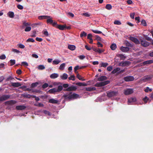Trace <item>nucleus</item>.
Masks as SVG:
<instances>
[{"label": "nucleus", "instance_id": "1", "mask_svg": "<svg viewBox=\"0 0 153 153\" xmlns=\"http://www.w3.org/2000/svg\"><path fill=\"white\" fill-rule=\"evenodd\" d=\"M62 89V86L59 85L58 86L57 89L54 88L50 89L48 91V92L50 94H54L55 93L61 91Z\"/></svg>", "mask_w": 153, "mask_h": 153}, {"label": "nucleus", "instance_id": "2", "mask_svg": "<svg viewBox=\"0 0 153 153\" xmlns=\"http://www.w3.org/2000/svg\"><path fill=\"white\" fill-rule=\"evenodd\" d=\"M109 82V81L108 80L102 82H97L95 85V86L97 87H101L108 84Z\"/></svg>", "mask_w": 153, "mask_h": 153}, {"label": "nucleus", "instance_id": "3", "mask_svg": "<svg viewBox=\"0 0 153 153\" xmlns=\"http://www.w3.org/2000/svg\"><path fill=\"white\" fill-rule=\"evenodd\" d=\"M118 93L117 92L111 91L107 93V96L109 97H112L117 95Z\"/></svg>", "mask_w": 153, "mask_h": 153}, {"label": "nucleus", "instance_id": "4", "mask_svg": "<svg viewBox=\"0 0 153 153\" xmlns=\"http://www.w3.org/2000/svg\"><path fill=\"white\" fill-rule=\"evenodd\" d=\"M77 88L76 86H71L68 87V88L66 89L65 91H75L77 89Z\"/></svg>", "mask_w": 153, "mask_h": 153}, {"label": "nucleus", "instance_id": "5", "mask_svg": "<svg viewBox=\"0 0 153 153\" xmlns=\"http://www.w3.org/2000/svg\"><path fill=\"white\" fill-rule=\"evenodd\" d=\"M130 64V62L128 61H123L120 62L119 64V65L122 66H128Z\"/></svg>", "mask_w": 153, "mask_h": 153}, {"label": "nucleus", "instance_id": "6", "mask_svg": "<svg viewBox=\"0 0 153 153\" xmlns=\"http://www.w3.org/2000/svg\"><path fill=\"white\" fill-rule=\"evenodd\" d=\"M133 92V89L131 88L127 89L124 91V94L126 95H129Z\"/></svg>", "mask_w": 153, "mask_h": 153}, {"label": "nucleus", "instance_id": "7", "mask_svg": "<svg viewBox=\"0 0 153 153\" xmlns=\"http://www.w3.org/2000/svg\"><path fill=\"white\" fill-rule=\"evenodd\" d=\"M134 77L131 76H127L124 78V80L127 82L132 81L134 80Z\"/></svg>", "mask_w": 153, "mask_h": 153}, {"label": "nucleus", "instance_id": "8", "mask_svg": "<svg viewBox=\"0 0 153 153\" xmlns=\"http://www.w3.org/2000/svg\"><path fill=\"white\" fill-rule=\"evenodd\" d=\"M71 100L77 98L79 97V96L77 94L71 92Z\"/></svg>", "mask_w": 153, "mask_h": 153}, {"label": "nucleus", "instance_id": "9", "mask_svg": "<svg viewBox=\"0 0 153 153\" xmlns=\"http://www.w3.org/2000/svg\"><path fill=\"white\" fill-rule=\"evenodd\" d=\"M71 92H68L64 94L63 97L65 99L71 100Z\"/></svg>", "mask_w": 153, "mask_h": 153}, {"label": "nucleus", "instance_id": "10", "mask_svg": "<svg viewBox=\"0 0 153 153\" xmlns=\"http://www.w3.org/2000/svg\"><path fill=\"white\" fill-rule=\"evenodd\" d=\"M130 39L131 40L133 41L136 44H138L140 43V41L136 38L131 37L130 38Z\"/></svg>", "mask_w": 153, "mask_h": 153}, {"label": "nucleus", "instance_id": "11", "mask_svg": "<svg viewBox=\"0 0 153 153\" xmlns=\"http://www.w3.org/2000/svg\"><path fill=\"white\" fill-rule=\"evenodd\" d=\"M10 97L9 95H5L0 97V101H4L8 99Z\"/></svg>", "mask_w": 153, "mask_h": 153}, {"label": "nucleus", "instance_id": "12", "mask_svg": "<svg viewBox=\"0 0 153 153\" xmlns=\"http://www.w3.org/2000/svg\"><path fill=\"white\" fill-rule=\"evenodd\" d=\"M141 44L143 46L146 47L149 45V43L146 41L141 40Z\"/></svg>", "mask_w": 153, "mask_h": 153}, {"label": "nucleus", "instance_id": "13", "mask_svg": "<svg viewBox=\"0 0 153 153\" xmlns=\"http://www.w3.org/2000/svg\"><path fill=\"white\" fill-rule=\"evenodd\" d=\"M11 85L14 87H18L21 85V84L19 82H11Z\"/></svg>", "mask_w": 153, "mask_h": 153}, {"label": "nucleus", "instance_id": "14", "mask_svg": "<svg viewBox=\"0 0 153 153\" xmlns=\"http://www.w3.org/2000/svg\"><path fill=\"white\" fill-rule=\"evenodd\" d=\"M136 101V99L135 98H131L128 99V104H130V103L132 102H135Z\"/></svg>", "mask_w": 153, "mask_h": 153}, {"label": "nucleus", "instance_id": "15", "mask_svg": "<svg viewBox=\"0 0 153 153\" xmlns=\"http://www.w3.org/2000/svg\"><path fill=\"white\" fill-rule=\"evenodd\" d=\"M26 107L24 105H18L16 107V108L18 110H23L25 109Z\"/></svg>", "mask_w": 153, "mask_h": 153}, {"label": "nucleus", "instance_id": "16", "mask_svg": "<svg viewBox=\"0 0 153 153\" xmlns=\"http://www.w3.org/2000/svg\"><path fill=\"white\" fill-rule=\"evenodd\" d=\"M52 18L50 16H48V18H47V22L48 24H52L53 22V20L52 19Z\"/></svg>", "mask_w": 153, "mask_h": 153}, {"label": "nucleus", "instance_id": "17", "mask_svg": "<svg viewBox=\"0 0 153 153\" xmlns=\"http://www.w3.org/2000/svg\"><path fill=\"white\" fill-rule=\"evenodd\" d=\"M120 49L123 52L128 51L129 50V48H128L124 47H121L120 48Z\"/></svg>", "mask_w": 153, "mask_h": 153}, {"label": "nucleus", "instance_id": "18", "mask_svg": "<svg viewBox=\"0 0 153 153\" xmlns=\"http://www.w3.org/2000/svg\"><path fill=\"white\" fill-rule=\"evenodd\" d=\"M7 16L10 18H13L14 17V13L13 12L9 11L7 13Z\"/></svg>", "mask_w": 153, "mask_h": 153}, {"label": "nucleus", "instance_id": "19", "mask_svg": "<svg viewBox=\"0 0 153 153\" xmlns=\"http://www.w3.org/2000/svg\"><path fill=\"white\" fill-rule=\"evenodd\" d=\"M107 78L105 76H102L98 79V80L99 81H103L107 79Z\"/></svg>", "mask_w": 153, "mask_h": 153}, {"label": "nucleus", "instance_id": "20", "mask_svg": "<svg viewBox=\"0 0 153 153\" xmlns=\"http://www.w3.org/2000/svg\"><path fill=\"white\" fill-rule=\"evenodd\" d=\"M68 77V75L65 73H64L62 75L60 76V77L63 80H65Z\"/></svg>", "mask_w": 153, "mask_h": 153}, {"label": "nucleus", "instance_id": "21", "mask_svg": "<svg viewBox=\"0 0 153 153\" xmlns=\"http://www.w3.org/2000/svg\"><path fill=\"white\" fill-rule=\"evenodd\" d=\"M58 102V100L54 99H51L49 100V102L52 103H57Z\"/></svg>", "mask_w": 153, "mask_h": 153}, {"label": "nucleus", "instance_id": "22", "mask_svg": "<svg viewBox=\"0 0 153 153\" xmlns=\"http://www.w3.org/2000/svg\"><path fill=\"white\" fill-rule=\"evenodd\" d=\"M85 90L87 91H91L95 90L96 88L94 87H87L85 88Z\"/></svg>", "mask_w": 153, "mask_h": 153}, {"label": "nucleus", "instance_id": "23", "mask_svg": "<svg viewBox=\"0 0 153 153\" xmlns=\"http://www.w3.org/2000/svg\"><path fill=\"white\" fill-rule=\"evenodd\" d=\"M66 27V26L65 25H57V28L61 30H64Z\"/></svg>", "mask_w": 153, "mask_h": 153}, {"label": "nucleus", "instance_id": "24", "mask_svg": "<svg viewBox=\"0 0 153 153\" xmlns=\"http://www.w3.org/2000/svg\"><path fill=\"white\" fill-rule=\"evenodd\" d=\"M68 48L71 51H74L76 47L73 45H69L68 46Z\"/></svg>", "mask_w": 153, "mask_h": 153}, {"label": "nucleus", "instance_id": "25", "mask_svg": "<svg viewBox=\"0 0 153 153\" xmlns=\"http://www.w3.org/2000/svg\"><path fill=\"white\" fill-rule=\"evenodd\" d=\"M59 76V75L56 73H53L51 74L50 77L51 79H55L57 78Z\"/></svg>", "mask_w": 153, "mask_h": 153}, {"label": "nucleus", "instance_id": "26", "mask_svg": "<svg viewBox=\"0 0 153 153\" xmlns=\"http://www.w3.org/2000/svg\"><path fill=\"white\" fill-rule=\"evenodd\" d=\"M61 62V61L58 59H55L53 61V65H58Z\"/></svg>", "mask_w": 153, "mask_h": 153}, {"label": "nucleus", "instance_id": "27", "mask_svg": "<svg viewBox=\"0 0 153 153\" xmlns=\"http://www.w3.org/2000/svg\"><path fill=\"white\" fill-rule=\"evenodd\" d=\"M94 51L95 52H97L99 53H100L103 52L104 51V50L103 49H100L99 48H95L94 49Z\"/></svg>", "mask_w": 153, "mask_h": 153}, {"label": "nucleus", "instance_id": "28", "mask_svg": "<svg viewBox=\"0 0 153 153\" xmlns=\"http://www.w3.org/2000/svg\"><path fill=\"white\" fill-rule=\"evenodd\" d=\"M153 62L152 60H149L147 61H145L143 62V64L144 65L147 64H149Z\"/></svg>", "mask_w": 153, "mask_h": 153}, {"label": "nucleus", "instance_id": "29", "mask_svg": "<svg viewBox=\"0 0 153 153\" xmlns=\"http://www.w3.org/2000/svg\"><path fill=\"white\" fill-rule=\"evenodd\" d=\"M110 48L112 50H115L117 48V45L115 43H113L110 46Z\"/></svg>", "mask_w": 153, "mask_h": 153}, {"label": "nucleus", "instance_id": "30", "mask_svg": "<svg viewBox=\"0 0 153 153\" xmlns=\"http://www.w3.org/2000/svg\"><path fill=\"white\" fill-rule=\"evenodd\" d=\"M65 65L66 64L65 63H63L61 64L59 67V69L61 70H63L64 69L65 67Z\"/></svg>", "mask_w": 153, "mask_h": 153}, {"label": "nucleus", "instance_id": "31", "mask_svg": "<svg viewBox=\"0 0 153 153\" xmlns=\"http://www.w3.org/2000/svg\"><path fill=\"white\" fill-rule=\"evenodd\" d=\"M48 16H42L38 17V19L39 20H42L44 19H47L48 18Z\"/></svg>", "mask_w": 153, "mask_h": 153}, {"label": "nucleus", "instance_id": "32", "mask_svg": "<svg viewBox=\"0 0 153 153\" xmlns=\"http://www.w3.org/2000/svg\"><path fill=\"white\" fill-rule=\"evenodd\" d=\"M151 78V77L149 76H146L143 78V80H144L145 82H146L150 80Z\"/></svg>", "mask_w": 153, "mask_h": 153}, {"label": "nucleus", "instance_id": "33", "mask_svg": "<svg viewBox=\"0 0 153 153\" xmlns=\"http://www.w3.org/2000/svg\"><path fill=\"white\" fill-rule=\"evenodd\" d=\"M76 84L79 86H86L87 84L86 83H83L81 82H77Z\"/></svg>", "mask_w": 153, "mask_h": 153}, {"label": "nucleus", "instance_id": "34", "mask_svg": "<svg viewBox=\"0 0 153 153\" xmlns=\"http://www.w3.org/2000/svg\"><path fill=\"white\" fill-rule=\"evenodd\" d=\"M39 84L38 82L32 83L31 85V87L33 88L36 87Z\"/></svg>", "mask_w": 153, "mask_h": 153}, {"label": "nucleus", "instance_id": "35", "mask_svg": "<svg viewBox=\"0 0 153 153\" xmlns=\"http://www.w3.org/2000/svg\"><path fill=\"white\" fill-rule=\"evenodd\" d=\"M76 77L80 80H81L82 81L85 80V79H83V78L81 76L79 75L78 74H77Z\"/></svg>", "mask_w": 153, "mask_h": 153}, {"label": "nucleus", "instance_id": "36", "mask_svg": "<svg viewBox=\"0 0 153 153\" xmlns=\"http://www.w3.org/2000/svg\"><path fill=\"white\" fill-rule=\"evenodd\" d=\"M120 70V68H117L114 69L112 72V73L113 74H115L117 73V71H119Z\"/></svg>", "mask_w": 153, "mask_h": 153}, {"label": "nucleus", "instance_id": "37", "mask_svg": "<svg viewBox=\"0 0 153 153\" xmlns=\"http://www.w3.org/2000/svg\"><path fill=\"white\" fill-rule=\"evenodd\" d=\"M105 8L108 10H110L112 8V6L110 4H107L105 7Z\"/></svg>", "mask_w": 153, "mask_h": 153}, {"label": "nucleus", "instance_id": "38", "mask_svg": "<svg viewBox=\"0 0 153 153\" xmlns=\"http://www.w3.org/2000/svg\"><path fill=\"white\" fill-rule=\"evenodd\" d=\"M101 66L104 67H106L108 65V64L107 63H103L102 62L101 64Z\"/></svg>", "mask_w": 153, "mask_h": 153}, {"label": "nucleus", "instance_id": "39", "mask_svg": "<svg viewBox=\"0 0 153 153\" xmlns=\"http://www.w3.org/2000/svg\"><path fill=\"white\" fill-rule=\"evenodd\" d=\"M86 36L87 33L84 31L81 32L80 35V36L81 37H82L83 36Z\"/></svg>", "mask_w": 153, "mask_h": 153}, {"label": "nucleus", "instance_id": "40", "mask_svg": "<svg viewBox=\"0 0 153 153\" xmlns=\"http://www.w3.org/2000/svg\"><path fill=\"white\" fill-rule=\"evenodd\" d=\"M114 24L117 25H120L121 24V23L120 21L116 20L114 21Z\"/></svg>", "mask_w": 153, "mask_h": 153}, {"label": "nucleus", "instance_id": "41", "mask_svg": "<svg viewBox=\"0 0 153 153\" xmlns=\"http://www.w3.org/2000/svg\"><path fill=\"white\" fill-rule=\"evenodd\" d=\"M68 79L70 80H72L74 81L75 80V76L74 75H71L68 77Z\"/></svg>", "mask_w": 153, "mask_h": 153}, {"label": "nucleus", "instance_id": "42", "mask_svg": "<svg viewBox=\"0 0 153 153\" xmlns=\"http://www.w3.org/2000/svg\"><path fill=\"white\" fill-rule=\"evenodd\" d=\"M27 42H35V40L33 39L30 38L28 39L27 40Z\"/></svg>", "mask_w": 153, "mask_h": 153}, {"label": "nucleus", "instance_id": "43", "mask_svg": "<svg viewBox=\"0 0 153 153\" xmlns=\"http://www.w3.org/2000/svg\"><path fill=\"white\" fill-rule=\"evenodd\" d=\"M12 51L14 53H22V52H20L19 50H17L16 49H13L12 50Z\"/></svg>", "mask_w": 153, "mask_h": 153}, {"label": "nucleus", "instance_id": "44", "mask_svg": "<svg viewBox=\"0 0 153 153\" xmlns=\"http://www.w3.org/2000/svg\"><path fill=\"white\" fill-rule=\"evenodd\" d=\"M92 31L95 33L100 34L102 33V32L98 30H92Z\"/></svg>", "mask_w": 153, "mask_h": 153}, {"label": "nucleus", "instance_id": "45", "mask_svg": "<svg viewBox=\"0 0 153 153\" xmlns=\"http://www.w3.org/2000/svg\"><path fill=\"white\" fill-rule=\"evenodd\" d=\"M38 68L39 70H43L45 68V67L43 65H41L38 66Z\"/></svg>", "mask_w": 153, "mask_h": 153}, {"label": "nucleus", "instance_id": "46", "mask_svg": "<svg viewBox=\"0 0 153 153\" xmlns=\"http://www.w3.org/2000/svg\"><path fill=\"white\" fill-rule=\"evenodd\" d=\"M82 16H85V17H88L90 16V14H89L88 13H84L82 14Z\"/></svg>", "mask_w": 153, "mask_h": 153}, {"label": "nucleus", "instance_id": "47", "mask_svg": "<svg viewBox=\"0 0 153 153\" xmlns=\"http://www.w3.org/2000/svg\"><path fill=\"white\" fill-rule=\"evenodd\" d=\"M25 97H26L30 98L31 97H33V95H30L29 94H26L25 95Z\"/></svg>", "mask_w": 153, "mask_h": 153}, {"label": "nucleus", "instance_id": "48", "mask_svg": "<svg viewBox=\"0 0 153 153\" xmlns=\"http://www.w3.org/2000/svg\"><path fill=\"white\" fill-rule=\"evenodd\" d=\"M31 30V27H26L25 31L26 32L30 31Z\"/></svg>", "mask_w": 153, "mask_h": 153}, {"label": "nucleus", "instance_id": "49", "mask_svg": "<svg viewBox=\"0 0 153 153\" xmlns=\"http://www.w3.org/2000/svg\"><path fill=\"white\" fill-rule=\"evenodd\" d=\"M144 91L146 92H147L148 91L151 92L152 91V90L151 89L149 88L148 87H147L146 88L145 90Z\"/></svg>", "mask_w": 153, "mask_h": 153}, {"label": "nucleus", "instance_id": "50", "mask_svg": "<svg viewBox=\"0 0 153 153\" xmlns=\"http://www.w3.org/2000/svg\"><path fill=\"white\" fill-rule=\"evenodd\" d=\"M92 34L91 33L88 34V35L87 36V38L89 39L90 40L92 39Z\"/></svg>", "mask_w": 153, "mask_h": 153}, {"label": "nucleus", "instance_id": "51", "mask_svg": "<svg viewBox=\"0 0 153 153\" xmlns=\"http://www.w3.org/2000/svg\"><path fill=\"white\" fill-rule=\"evenodd\" d=\"M6 58V56L4 54H3L0 56V59H4Z\"/></svg>", "mask_w": 153, "mask_h": 153}, {"label": "nucleus", "instance_id": "52", "mask_svg": "<svg viewBox=\"0 0 153 153\" xmlns=\"http://www.w3.org/2000/svg\"><path fill=\"white\" fill-rule=\"evenodd\" d=\"M15 102V101L13 100L9 101L6 102L7 103L10 104H14Z\"/></svg>", "mask_w": 153, "mask_h": 153}, {"label": "nucleus", "instance_id": "53", "mask_svg": "<svg viewBox=\"0 0 153 153\" xmlns=\"http://www.w3.org/2000/svg\"><path fill=\"white\" fill-rule=\"evenodd\" d=\"M48 86V85L47 83H45L42 85V87L43 88H45Z\"/></svg>", "mask_w": 153, "mask_h": 153}, {"label": "nucleus", "instance_id": "54", "mask_svg": "<svg viewBox=\"0 0 153 153\" xmlns=\"http://www.w3.org/2000/svg\"><path fill=\"white\" fill-rule=\"evenodd\" d=\"M43 34H45V36H48V32L46 30H45L43 31Z\"/></svg>", "mask_w": 153, "mask_h": 153}, {"label": "nucleus", "instance_id": "55", "mask_svg": "<svg viewBox=\"0 0 153 153\" xmlns=\"http://www.w3.org/2000/svg\"><path fill=\"white\" fill-rule=\"evenodd\" d=\"M141 24L144 26H146V22L145 20H144L142 21Z\"/></svg>", "mask_w": 153, "mask_h": 153}, {"label": "nucleus", "instance_id": "56", "mask_svg": "<svg viewBox=\"0 0 153 153\" xmlns=\"http://www.w3.org/2000/svg\"><path fill=\"white\" fill-rule=\"evenodd\" d=\"M10 62L11 63V65H12L15 63V60L11 59L10 60Z\"/></svg>", "mask_w": 153, "mask_h": 153}, {"label": "nucleus", "instance_id": "57", "mask_svg": "<svg viewBox=\"0 0 153 153\" xmlns=\"http://www.w3.org/2000/svg\"><path fill=\"white\" fill-rule=\"evenodd\" d=\"M118 56H119L122 59H124L126 58L125 56L122 54H119Z\"/></svg>", "mask_w": 153, "mask_h": 153}, {"label": "nucleus", "instance_id": "58", "mask_svg": "<svg viewBox=\"0 0 153 153\" xmlns=\"http://www.w3.org/2000/svg\"><path fill=\"white\" fill-rule=\"evenodd\" d=\"M78 57L80 59H83L85 58V56L83 55H80L78 56Z\"/></svg>", "mask_w": 153, "mask_h": 153}, {"label": "nucleus", "instance_id": "59", "mask_svg": "<svg viewBox=\"0 0 153 153\" xmlns=\"http://www.w3.org/2000/svg\"><path fill=\"white\" fill-rule=\"evenodd\" d=\"M17 7L18 9L20 10H22L23 8V6L20 4L18 5L17 6Z\"/></svg>", "mask_w": 153, "mask_h": 153}, {"label": "nucleus", "instance_id": "60", "mask_svg": "<svg viewBox=\"0 0 153 153\" xmlns=\"http://www.w3.org/2000/svg\"><path fill=\"white\" fill-rule=\"evenodd\" d=\"M96 39L98 41H101L102 39L98 36H96Z\"/></svg>", "mask_w": 153, "mask_h": 153}, {"label": "nucleus", "instance_id": "61", "mask_svg": "<svg viewBox=\"0 0 153 153\" xmlns=\"http://www.w3.org/2000/svg\"><path fill=\"white\" fill-rule=\"evenodd\" d=\"M97 44L98 45V47H103V45L101 43H100V42H98L97 43Z\"/></svg>", "mask_w": 153, "mask_h": 153}, {"label": "nucleus", "instance_id": "62", "mask_svg": "<svg viewBox=\"0 0 153 153\" xmlns=\"http://www.w3.org/2000/svg\"><path fill=\"white\" fill-rule=\"evenodd\" d=\"M36 40L38 42H41L42 41V39L41 38L36 37Z\"/></svg>", "mask_w": 153, "mask_h": 153}, {"label": "nucleus", "instance_id": "63", "mask_svg": "<svg viewBox=\"0 0 153 153\" xmlns=\"http://www.w3.org/2000/svg\"><path fill=\"white\" fill-rule=\"evenodd\" d=\"M19 47L21 48H24L25 47V46L24 45L22 44H19L18 45Z\"/></svg>", "mask_w": 153, "mask_h": 153}, {"label": "nucleus", "instance_id": "64", "mask_svg": "<svg viewBox=\"0 0 153 153\" xmlns=\"http://www.w3.org/2000/svg\"><path fill=\"white\" fill-rule=\"evenodd\" d=\"M52 25L53 26L56 27V28H57V25H58L57 24L56 22H53V23H52Z\"/></svg>", "mask_w": 153, "mask_h": 153}]
</instances>
